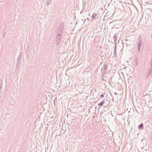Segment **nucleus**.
Listing matches in <instances>:
<instances>
[{
    "label": "nucleus",
    "mask_w": 152,
    "mask_h": 152,
    "mask_svg": "<svg viewBox=\"0 0 152 152\" xmlns=\"http://www.w3.org/2000/svg\"><path fill=\"white\" fill-rule=\"evenodd\" d=\"M150 75H148V74H147L146 76V79H148L149 78L150 76Z\"/></svg>",
    "instance_id": "12"
},
{
    "label": "nucleus",
    "mask_w": 152,
    "mask_h": 152,
    "mask_svg": "<svg viewBox=\"0 0 152 152\" xmlns=\"http://www.w3.org/2000/svg\"><path fill=\"white\" fill-rule=\"evenodd\" d=\"M138 129L140 130H142L143 129V123H141L139 125Z\"/></svg>",
    "instance_id": "7"
},
{
    "label": "nucleus",
    "mask_w": 152,
    "mask_h": 152,
    "mask_svg": "<svg viewBox=\"0 0 152 152\" xmlns=\"http://www.w3.org/2000/svg\"><path fill=\"white\" fill-rule=\"evenodd\" d=\"M20 60H21V56H19V57H18V62H19V59L20 58Z\"/></svg>",
    "instance_id": "16"
},
{
    "label": "nucleus",
    "mask_w": 152,
    "mask_h": 152,
    "mask_svg": "<svg viewBox=\"0 0 152 152\" xmlns=\"http://www.w3.org/2000/svg\"><path fill=\"white\" fill-rule=\"evenodd\" d=\"M139 41L137 44V47L141 48L142 45V39L141 38H139Z\"/></svg>",
    "instance_id": "4"
},
{
    "label": "nucleus",
    "mask_w": 152,
    "mask_h": 152,
    "mask_svg": "<svg viewBox=\"0 0 152 152\" xmlns=\"http://www.w3.org/2000/svg\"><path fill=\"white\" fill-rule=\"evenodd\" d=\"M137 50H138V52L139 53H140V50H141V48H138V47H137Z\"/></svg>",
    "instance_id": "14"
},
{
    "label": "nucleus",
    "mask_w": 152,
    "mask_h": 152,
    "mask_svg": "<svg viewBox=\"0 0 152 152\" xmlns=\"http://www.w3.org/2000/svg\"><path fill=\"white\" fill-rule=\"evenodd\" d=\"M104 103V99L103 101H102L101 102L99 103L98 105L99 106H102L103 105Z\"/></svg>",
    "instance_id": "8"
},
{
    "label": "nucleus",
    "mask_w": 152,
    "mask_h": 152,
    "mask_svg": "<svg viewBox=\"0 0 152 152\" xmlns=\"http://www.w3.org/2000/svg\"><path fill=\"white\" fill-rule=\"evenodd\" d=\"M135 62L136 63V66H137V61H135Z\"/></svg>",
    "instance_id": "17"
},
{
    "label": "nucleus",
    "mask_w": 152,
    "mask_h": 152,
    "mask_svg": "<svg viewBox=\"0 0 152 152\" xmlns=\"http://www.w3.org/2000/svg\"><path fill=\"white\" fill-rule=\"evenodd\" d=\"M61 38H60L56 37V44L58 46L60 42Z\"/></svg>",
    "instance_id": "5"
},
{
    "label": "nucleus",
    "mask_w": 152,
    "mask_h": 152,
    "mask_svg": "<svg viewBox=\"0 0 152 152\" xmlns=\"http://www.w3.org/2000/svg\"><path fill=\"white\" fill-rule=\"evenodd\" d=\"M64 25L63 24L61 23L58 29V31L62 32L64 28Z\"/></svg>",
    "instance_id": "3"
},
{
    "label": "nucleus",
    "mask_w": 152,
    "mask_h": 152,
    "mask_svg": "<svg viewBox=\"0 0 152 152\" xmlns=\"http://www.w3.org/2000/svg\"><path fill=\"white\" fill-rule=\"evenodd\" d=\"M113 39H114V41L115 43H116V42H117V39H116L115 36H114Z\"/></svg>",
    "instance_id": "13"
},
{
    "label": "nucleus",
    "mask_w": 152,
    "mask_h": 152,
    "mask_svg": "<svg viewBox=\"0 0 152 152\" xmlns=\"http://www.w3.org/2000/svg\"><path fill=\"white\" fill-rule=\"evenodd\" d=\"M104 94H102L100 96V97L101 98H103L104 97Z\"/></svg>",
    "instance_id": "15"
},
{
    "label": "nucleus",
    "mask_w": 152,
    "mask_h": 152,
    "mask_svg": "<svg viewBox=\"0 0 152 152\" xmlns=\"http://www.w3.org/2000/svg\"><path fill=\"white\" fill-rule=\"evenodd\" d=\"M51 0H47L46 4L48 6L50 4Z\"/></svg>",
    "instance_id": "10"
},
{
    "label": "nucleus",
    "mask_w": 152,
    "mask_h": 152,
    "mask_svg": "<svg viewBox=\"0 0 152 152\" xmlns=\"http://www.w3.org/2000/svg\"><path fill=\"white\" fill-rule=\"evenodd\" d=\"M98 14L95 13H94L92 15L91 18L92 20H94V19L96 20L98 18Z\"/></svg>",
    "instance_id": "2"
},
{
    "label": "nucleus",
    "mask_w": 152,
    "mask_h": 152,
    "mask_svg": "<svg viewBox=\"0 0 152 152\" xmlns=\"http://www.w3.org/2000/svg\"><path fill=\"white\" fill-rule=\"evenodd\" d=\"M62 32H59L58 31L57 33V36L56 37L58 38H60L61 37H62Z\"/></svg>",
    "instance_id": "6"
},
{
    "label": "nucleus",
    "mask_w": 152,
    "mask_h": 152,
    "mask_svg": "<svg viewBox=\"0 0 152 152\" xmlns=\"http://www.w3.org/2000/svg\"><path fill=\"white\" fill-rule=\"evenodd\" d=\"M116 46L115 47V48L114 49V56H116Z\"/></svg>",
    "instance_id": "9"
},
{
    "label": "nucleus",
    "mask_w": 152,
    "mask_h": 152,
    "mask_svg": "<svg viewBox=\"0 0 152 152\" xmlns=\"http://www.w3.org/2000/svg\"><path fill=\"white\" fill-rule=\"evenodd\" d=\"M152 73V69H150L149 70L147 74L149 75H151Z\"/></svg>",
    "instance_id": "11"
},
{
    "label": "nucleus",
    "mask_w": 152,
    "mask_h": 152,
    "mask_svg": "<svg viewBox=\"0 0 152 152\" xmlns=\"http://www.w3.org/2000/svg\"><path fill=\"white\" fill-rule=\"evenodd\" d=\"M108 65L107 64H105L104 65V67H102L101 69L102 71V80H105L104 79L103 77H104V75H106L107 72Z\"/></svg>",
    "instance_id": "1"
}]
</instances>
